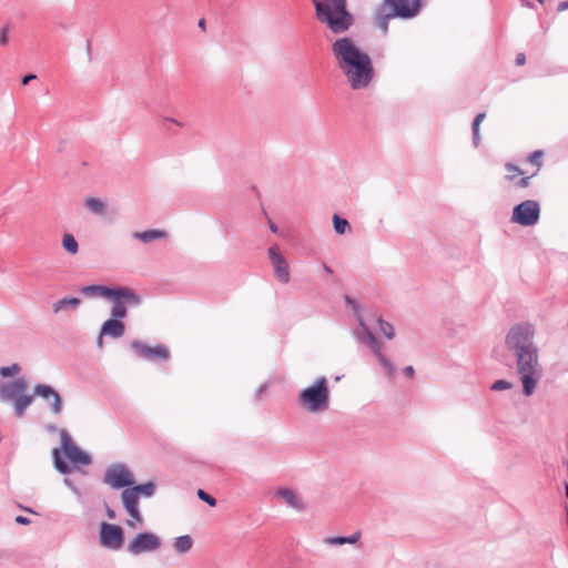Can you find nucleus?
<instances>
[{
	"instance_id": "30",
	"label": "nucleus",
	"mask_w": 568,
	"mask_h": 568,
	"mask_svg": "<svg viewBox=\"0 0 568 568\" xmlns=\"http://www.w3.org/2000/svg\"><path fill=\"white\" fill-rule=\"evenodd\" d=\"M62 246L68 253L72 254V255H74L79 252V244H78L75 237L70 233H65L63 235Z\"/></svg>"
},
{
	"instance_id": "17",
	"label": "nucleus",
	"mask_w": 568,
	"mask_h": 568,
	"mask_svg": "<svg viewBox=\"0 0 568 568\" xmlns=\"http://www.w3.org/2000/svg\"><path fill=\"white\" fill-rule=\"evenodd\" d=\"M131 348L135 352V354L139 357L148 359V361H154V359L166 361L170 357L169 349L163 345H158V346L151 347L140 341H133L131 343Z\"/></svg>"
},
{
	"instance_id": "41",
	"label": "nucleus",
	"mask_w": 568,
	"mask_h": 568,
	"mask_svg": "<svg viewBox=\"0 0 568 568\" xmlns=\"http://www.w3.org/2000/svg\"><path fill=\"white\" fill-rule=\"evenodd\" d=\"M486 114L485 113H478L474 121H473V128H478L480 126V123L483 122V120L485 119Z\"/></svg>"
},
{
	"instance_id": "16",
	"label": "nucleus",
	"mask_w": 568,
	"mask_h": 568,
	"mask_svg": "<svg viewBox=\"0 0 568 568\" xmlns=\"http://www.w3.org/2000/svg\"><path fill=\"white\" fill-rule=\"evenodd\" d=\"M275 497L278 498L284 505L296 513H304L307 510V504L303 496L288 487H280L275 490Z\"/></svg>"
},
{
	"instance_id": "19",
	"label": "nucleus",
	"mask_w": 568,
	"mask_h": 568,
	"mask_svg": "<svg viewBox=\"0 0 568 568\" xmlns=\"http://www.w3.org/2000/svg\"><path fill=\"white\" fill-rule=\"evenodd\" d=\"M365 334L367 337V346L372 351V353L376 356L378 363L384 368L385 373L388 376H392L394 374V365L390 361H388L384 354L382 353V347L375 335L372 333V331H368L365 328Z\"/></svg>"
},
{
	"instance_id": "31",
	"label": "nucleus",
	"mask_w": 568,
	"mask_h": 568,
	"mask_svg": "<svg viewBox=\"0 0 568 568\" xmlns=\"http://www.w3.org/2000/svg\"><path fill=\"white\" fill-rule=\"evenodd\" d=\"M333 226L335 232L339 235L345 234L347 231L351 230L348 221L338 216L337 214L333 216Z\"/></svg>"
},
{
	"instance_id": "10",
	"label": "nucleus",
	"mask_w": 568,
	"mask_h": 568,
	"mask_svg": "<svg viewBox=\"0 0 568 568\" xmlns=\"http://www.w3.org/2000/svg\"><path fill=\"white\" fill-rule=\"evenodd\" d=\"M114 291H126L129 297H108L113 301V305L111 307V318L121 320L124 318L128 314L126 306H139L142 303V297L132 288L128 286H119L114 287Z\"/></svg>"
},
{
	"instance_id": "57",
	"label": "nucleus",
	"mask_w": 568,
	"mask_h": 568,
	"mask_svg": "<svg viewBox=\"0 0 568 568\" xmlns=\"http://www.w3.org/2000/svg\"><path fill=\"white\" fill-rule=\"evenodd\" d=\"M106 513H108V517H109L110 519H113V518H114V516H115V515H114V511H113L112 509H110V508H109Z\"/></svg>"
},
{
	"instance_id": "33",
	"label": "nucleus",
	"mask_w": 568,
	"mask_h": 568,
	"mask_svg": "<svg viewBox=\"0 0 568 568\" xmlns=\"http://www.w3.org/2000/svg\"><path fill=\"white\" fill-rule=\"evenodd\" d=\"M377 324L381 333L388 339H392L395 335L394 327L390 323L384 321L382 317L377 318Z\"/></svg>"
},
{
	"instance_id": "46",
	"label": "nucleus",
	"mask_w": 568,
	"mask_h": 568,
	"mask_svg": "<svg viewBox=\"0 0 568 568\" xmlns=\"http://www.w3.org/2000/svg\"><path fill=\"white\" fill-rule=\"evenodd\" d=\"M36 78H37V75H36V74H27V75H24V77L22 78L21 83H22L23 85H27V84H29V82H30V81L34 80Z\"/></svg>"
},
{
	"instance_id": "59",
	"label": "nucleus",
	"mask_w": 568,
	"mask_h": 568,
	"mask_svg": "<svg viewBox=\"0 0 568 568\" xmlns=\"http://www.w3.org/2000/svg\"><path fill=\"white\" fill-rule=\"evenodd\" d=\"M565 493H566V496L568 498V485H566V491Z\"/></svg>"
},
{
	"instance_id": "43",
	"label": "nucleus",
	"mask_w": 568,
	"mask_h": 568,
	"mask_svg": "<svg viewBox=\"0 0 568 568\" xmlns=\"http://www.w3.org/2000/svg\"><path fill=\"white\" fill-rule=\"evenodd\" d=\"M64 485L68 486L74 494L79 495V489L74 486L73 481L69 478H64Z\"/></svg>"
},
{
	"instance_id": "6",
	"label": "nucleus",
	"mask_w": 568,
	"mask_h": 568,
	"mask_svg": "<svg viewBox=\"0 0 568 568\" xmlns=\"http://www.w3.org/2000/svg\"><path fill=\"white\" fill-rule=\"evenodd\" d=\"M331 52L336 67L368 55L356 39L347 36L336 38L331 44Z\"/></svg>"
},
{
	"instance_id": "32",
	"label": "nucleus",
	"mask_w": 568,
	"mask_h": 568,
	"mask_svg": "<svg viewBox=\"0 0 568 568\" xmlns=\"http://www.w3.org/2000/svg\"><path fill=\"white\" fill-rule=\"evenodd\" d=\"M357 321H358V324H359V328L354 331V333H353L354 337L357 341H359L362 343H365L367 345V337H366V334H365V328L368 329V331H371V329L365 324L362 314H357Z\"/></svg>"
},
{
	"instance_id": "4",
	"label": "nucleus",
	"mask_w": 568,
	"mask_h": 568,
	"mask_svg": "<svg viewBox=\"0 0 568 568\" xmlns=\"http://www.w3.org/2000/svg\"><path fill=\"white\" fill-rule=\"evenodd\" d=\"M420 9L422 0H383L376 11L377 26L383 33H386L389 20L415 18Z\"/></svg>"
},
{
	"instance_id": "51",
	"label": "nucleus",
	"mask_w": 568,
	"mask_h": 568,
	"mask_svg": "<svg viewBox=\"0 0 568 568\" xmlns=\"http://www.w3.org/2000/svg\"><path fill=\"white\" fill-rule=\"evenodd\" d=\"M566 9H568V0L559 3L558 6V11H564Z\"/></svg>"
},
{
	"instance_id": "23",
	"label": "nucleus",
	"mask_w": 568,
	"mask_h": 568,
	"mask_svg": "<svg viewBox=\"0 0 568 568\" xmlns=\"http://www.w3.org/2000/svg\"><path fill=\"white\" fill-rule=\"evenodd\" d=\"M131 236L133 239H136L141 241L142 243H151L153 241H158L161 239H165L168 236L165 231L156 230V229H150L143 232H132Z\"/></svg>"
},
{
	"instance_id": "52",
	"label": "nucleus",
	"mask_w": 568,
	"mask_h": 568,
	"mask_svg": "<svg viewBox=\"0 0 568 568\" xmlns=\"http://www.w3.org/2000/svg\"><path fill=\"white\" fill-rule=\"evenodd\" d=\"M103 336L104 335H101V333L99 334V337H98V341H97V344H98L99 348H102V346H103Z\"/></svg>"
},
{
	"instance_id": "39",
	"label": "nucleus",
	"mask_w": 568,
	"mask_h": 568,
	"mask_svg": "<svg viewBox=\"0 0 568 568\" xmlns=\"http://www.w3.org/2000/svg\"><path fill=\"white\" fill-rule=\"evenodd\" d=\"M541 156H542V152L541 151H535L532 154H530L529 156V161L538 166L541 165Z\"/></svg>"
},
{
	"instance_id": "50",
	"label": "nucleus",
	"mask_w": 568,
	"mask_h": 568,
	"mask_svg": "<svg viewBox=\"0 0 568 568\" xmlns=\"http://www.w3.org/2000/svg\"><path fill=\"white\" fill-rule=\"evenodd\" d=\"M404 374H405L407 377L412 378V377L414 376V368H413V366H407V367H405V369H404Z\"/></svg>"
},
{
	"instance_id": "35",
	"label": "nucleus",
	"mask_w": 568,
	"mask_h": 568,
	"mask_svg": "<svg viewBox=\"0 0 568 568\" xmlns=\"http://www.w3.org/2000/svg\"><path fill=\"white\" fill-rule=\"evenodd\" d=\"M513 387V384L506 379H497L493 383L491 389L499 392V390H506L510 389Z\"/></svg>"
},
{
	"instance_id": "1",
	"label": "nucleus",
	"mask_w": 568,
	"mask_h": 568,
	"mask_svg": "<svg viewBox=\"0 0 568 568\" xmlns=\"http://www.w3.org/2000/svg\"><path fill=\"white\" fill-rule=\"evenodd\" d=\"M535 335V326L531 323L523 322L513 325L505 336V346L514 358L515 372L526 397L536 393L542 378V366Z\"/></svg>"
},
{
	"instance_id": "9",
	"label": "nucleus",
	"mask_w": 568,
	"mask_h": 568,
	"mask_svg": "<svg viewBox=\"0 0 568 568\" xmlns=\"http://www.w3.org/2000/svg\"><path fill=\"white\" fill-rule=\"evenodd\" d=\"M162 546L161 538L150 531L139 532L126 546L129 554L139 556L144 552H154Z\"/></svg>"
},
{
	"instance_id": "24",
	"label": "nucleus",
	"mask_w": 568,
	"mask_h": 568,
	"mask_svg": "<svg viewBox=\"0 0 568 568\" xmlns=\"http://www.w3.org/2000/svg\"><path fill=\"white\" fill-rule=\"evenodd\" d=\"M33 403V396L26 393H21L18 397L12 400L14 414L18 417H22L27 408Z\"/></svg>"
},
{
	"instance_id": "49",
	"label": "nucleus",
	"mask_w": 568,
	"mask_h": 568,
	"mask_svg": "<svg viewBox=\"0 0 568 568\" xmlns=\"http://www.w3.org/2000/svg\"><path fill=\"white\" fill-rule=\"evenodd\" d=\"M164 120L168 121V122H171V123H173V124H175V125H178L180 128L183 126V123L181 121L174 119V118L166 116V118H164Z\"/></svg>"
},
{
	"instance_id": "5",
	"label": "nucleus",
	"mask_w": 568,
	"mask_h": 568,
	"mask_svg": "<svg viewBox=\"0 0 568 568\" xmlns=\"http://www.w3.org/2000/svg\"><path fill=\"white\" fill-rule=\"evenodd\" d=\"M336 68L341 71L347 84L354 91L368 89L375 78V69L369 54Z\"/></svg>"
},
{
	"instance_id": "38",
	"label": "nucleus",
	"mask_w": 568,
	"mask_h": 568,
	"mask_svg": "<svg viewBox=\"0 0 568 568\" xmlns=\"http://www.w3.org/2000/svg\"><path fill=\"white\" fill-rule=\"evenodd\" d=\"M9 26H4L1 30H0V45L4 47L8 44L9 42Z\"/></svg>"
},
{
	"instance_id": "34",
	"label": "nucleus",
	"mask_w": 568,
	"mask_h": 568,
	"mask_svg": "<svg viewBox=\"0 0 568 568\" xmlns=\"http://www.w3.org/2000/svg\"><path fill=\"white\" fill-rule=\"evenodd\" d=\"M21 372V366L17 363L10 365V366H2L0 367V376L1 377H13L18 375Z\"/></svg>"
},
{
	"instance_id": "12",
	"label": "nucleus",
	"mask_w": 568,
	"mask_h": 568,
	"mask_svg": "<svg viewBox=\"0 0 568 568\" xmlns=\"http://www.w3.org/2000/svg\"><path fill=\"white\" fill-rule=\"evenodd\" d=\"M121 500L124 509L131 517L126 520V525L133 529L142 525L143 516L139 509V496L129 487L122 491Z\"/></svg>"
},
{
	"instance_id": "37",
	"label": "nucleus",
	"mask_w": 568,
	"mask_h": 568,
	"mask_svg": "<svg viewBox=\"0 0 568 568\" xmlns=\"http://www.w3.org/2000/svg\"><path fill=\"white\" fill-rule=\"evenodd\" d=\"M506 170L509 172L506 175L507 180H514L516 178V175L523 174L521 170L511 163L506 164Z\"/></svg>"
},
{
	"instance_id": "42",
	"label": "nucleus",
	"mask_w": 568,
	"mask_h": 568,
	"mask_svg": "<svg viewBox=\"0 0 568 568\" xmlns=\"http://www.w3.org/2000/svg\"><path fill=\"white\" fill-rule=\"evenodd\" d=\"M473 141L475 146H478L480 143V135H479V129L473 128Z\"/></svg>"
},
{
	"instance_id": "36",
	"label": "nucleus",
	"mask_w": 568,
	"mask_h": 568,
	"mask_svg": "<svg viewBox=\"0 0 568 568\" xmlns=\"http://www.w3.org/2000/svg\"><path fill=\"white\" fill-rule=\"evenodd\" d=\"M197 497L203 500L204 503H206L207 505H210L211 507H214L216 506V499L214 497H212L211 495H209L206 491H204L203 489H199L197 493H196Z\"/></svg>"
},
{
	"instance_id": "13",
	"label": "nucleus",
	"mask_w": 568,
	"mask_h": 568,
	"mask_svg": "<svg viewBox=\"0 0 568 568\" xmlns=\"http://www.w3.org/2000/svg\"><path fill=\"white\" fill-rule=\"evenodd\" d=\"M124 540L123 530L120 526L102 523L100 526V544L104 548L118 550Z\"/></svg>"
},
{
	"instance_id": "3",
	"label": "nucleus",
	"mask_w": 568,
	"mask_h": 568,
	"mask_svg": "<svg viewBox=\"0 0 568 568\" xmlns=\"http://www.w3.org/2000/svg\"><path fill=\"white\" fill-rule=\"evenodd\" d=\"M296 402L304 412L311 415L328 410L331 404L328 379L325 376L317 377L298 393Z\"/></svg>"
},
{
	"instance_id": "44",
	"label": "nucleus",
	"mask_w": 568,
	"mask_h": 568,
	"mask_svg": "<svg viewBox=\"0 0 568 568\" xmlns=\"http://www.w3.org/2000/svg\"><path fill=\"white\" fill-rule=\"evenodd\" d=\"M14 521L19 525H29L31 523V520L28 517L21 515L17 516L14 518Z\"/></svg>"
},
{
	"instance_id": "22",
	"label": "nucleus",
	"mask_w": 568,
	"mask_h": 568,
	"mask_svg": "<svg viewBox=\"0 0 568 568\" xmlns=\"http://www.w3.org/2000/svg\"><path fill=\"white\" fill-rule=\"evenodd\" d=\"M101 335H105L112 338H120L124 335L125 325L123 322L109 318L101 326Z\"/></svg>"
},
{
	"instance_id": "29",
	"label": "nucleus",
	"mask_w": 568,
	"mask_h": 568,
	"mask_svg": "<svg viewBox=\"0 0 568 568\" xmlns=\"http://www.w3.org/2000/svg\"><path fill=\"white\" fill-rule=\"evenodd\" d=\"M85 206L89 211L99 215L103 214L105 211L104 202L98 197H88L85 200Z\"/></svg>"
},
{
	"instance_id": "28",
	"label": "nucleus",
	"mask_w": 568,
	"mask_h": 568,
	"mask_svg": "<svg viewBox=\"0 0 568 568\" xmlns=\"http://www.w3.org/2000/svg\"><path fill=\"white\" fill-rule=\"evenodd\" d=\"M53 464L55 469L61 474H70L71 467L62 459L61 450L59 448H54L52 450Z\"/></svg>"
},
{
	"instance_id": "11",
	"label": "nucleus",
	"mask_w": 568,
	"mask_h": 568,
	"mask_svg": "<svg viewBox=\"0 0 568 568\" xmlns=\"http://www.w3.org/2000/svg\"><path fill=\"white\" fill-rule=\"evenodd\" d=\"M61 449L65 457L73 464L89 465L91 464V456L81 450L72 440L65 429H60Z\"/></svg>"
},
{
	"instance_id": "14",
	"label": "nucleus",
	"mask_w": 568,
	"mask_h": 568,
	"mask_svg": "<svg viewBox=\"0 0 568 568\" xmlns=\"http://www.w3.org/2000/svg\"><path fill=\"white\" fill-rule=\"evenodd\" d=\"M33 394L47 402L52 415H61L63 410V400L61 395L52 386L47 384H37L33 388Z\"/></svg>"
},
{
	"instance_id": "40",
	"label": "nucleus",
	"mask_w": 568,
	"mask_h": 568,
	"mask_svg": "<svg viewBox=\"0 0 568 568\" xmlns=\"http://www.w3.org/2000/svg\"><path fill=\"white\" fill-rule=\"evenodd\" d=\"M345 302L348 306H351L355 314H361V311H359V305L356 303L355 300H353L352 297H349L348 295L345 296Z\"/></svg>"
},
{
	"instance_id": "45",
	"label": "nucleus",
	"mask_w": 568,
	"mask_h": 568,
	"mask_svg": "<svg viewBox=\"0 0 568 568\" xmlns=\"http://www.w3.org/2000/svg\"><path fill=\"white\" fill-rule=\"evenodd\" d=\"M529 181H530V178L529 176H526V178H523L520 179L518 182H517V185L521 189H525L527 186H529Z\"/></svg>"
},
{
	"instance_id": "8",
	"label": "nucleus",
	"mask_w": 568,
	"mask_h": 568,
	"mask_svg": "<svg viewBox=\"0 0 568 568\" xmlns=\"http://www.w3.org/2000/svg\"><path fill=\"white\" fill-rule=\"evenodd\" d=\"M539 216V204L534 200H526L513 209L511 222L523 226H532L537 224Z\"/></svg>"
},
{
	"instance_id": "21",
	"label": "nucleus",
	"mask_w": 568,
	"mask_h": 568,
	"mask_svg": "<svg viewBox=\"0 0 568 568\" xmlns=\"http://www.w3.org/2000/svg\"><path fill=\"white\" fill-rule=\"evenodd\" d=\"M82 304L81 298L73 296H65L52 303L51 310L55 315L75 312Z\"/></svg>"
},
{
	"instance_id": "47",
	"label": "nucleus",
	"mask_w": 568,
	"mask_h": 568,
	"mask_svg": "<svg viewBox=\"0 0 568 568\" xmlns=\"http://www.w3.org/2000/svg\"><path fill=\"white\" fill-rule=\"evenodd\" d=\"M525 62H526V57H525V54H524V53H518V54L516 55V64H517V65H523V64H525Z\"/></svg>"
},
{
	"instance_id": "20",
	"label": "nucleus",
	"mask_w": 568,
	"mask_h": 568,
	"mask_svg": "<svg viewBox=\"0 0 568 568\" xmlns=\"http://www.w3.org/2000/svg\"><path fill=\"white\" fill-rule=\"evenodd\" d=\"M80 292L85 296H101L108 297H129L126 291H114V287H108L104 285H88L81 287Z\"/></svg>"
},
{
	"instance_id": "26",
	"label": "nucleus",
	"mask_w": 568,
	"mask_h": 568,
	"mask_svg": "<svg viewBox=\"0 0 568 568\" xmlns=\"http://www.w3.org/2000/svg\"><path fill=\"white\" fill-rule=\"evenodd\" d=\"M173 547L179 554H186L193 547V539L190 535L179 536L174 539Z\"/></svg>"
},
{
	"instance_id": "55",
	"label": "nucleus",
	"mask_w": 568,
	"mask_h": 568,
	"mask_svg": "<svg viewBox=\"0 0 568 568\" xmlns=\"http://www.w3.org/2000/svg\"><path fill=\"white\" fill-rule=\"evenodd\" d=\"M323 270L327 274H332L333 273L332 268L327 264H323Z\"/></svg>"
},
{
	"instance_id": "15",
	"label": "nucleus",
	"mask_w": 568,
	"mask_h": 568,
	"mask_svg": "<svg viewBox=\"0 0 568 568\" xmlns=\"http://www.w3.org/2000/svg\"><path fill=\"white\" fill-rule=\"evenodd\" d=\"M267 253L271 264L273 265L276 280L283 284L288 283L291 280L288 264L285 257L281 254L278 246H271Z\"/></svg>"
},
{
	"instance_id": "53",
	"label": "nucleus",
	"mask_w": 568,
	"mask_h": 568,
	"mask_svg": "<svg viewBox=\"0 0 568 568\" xmlns=\"http://www.w3.org/2000/svg\"><path fill=\"white\" fill-rule=\"evenodd\" d=\"M47 429L50 432V433H55L58 430L57 426L55 425H47Z\"/></svg>"
},
{
	"instance_id": "25",
	"label": "nucleus",
	"mask_w": 568,
	"mask_h": 568,
	"mask_svg": "<svg viewBox=\"0 0 568 568\" xmlns=\"http://www.w3.org/2000/svg\"><path fill=\"white\" fill-rule=\"evenodd\" d=\"M361 536H362V534L359 531H356L347 537H341V536L326 537L324 539V544L328 545V546H342L345 544L354 545V544L358 542V540L361 539Z\"/></svg>"
},
{
	"instance_id": "27",
	"label": "nucleus",
	"mask_w": 568,
	"mask_h": 568,
	"mask_svg": "<svg viewBox=\"0 0 568 568\" xmlns=\"http://www.w3.org/2000/svg\"><path fill=\"white\" fill-rule=\"evenodd\" d=\"M139 497L144 496L146 498L152 497L155 494L156 486L153 481H148L140 485H133L130 487Z\"/></svg>"
},
{
	"instance_id": "2",
	"label": "nucleus",
	"mask_w": 568,
	"mask_h": 568,
	"mask_svg": "<svg viewBox=\"0 0 568 568\" xmlns=\"http://www.w3.org/2000/svg\"><path fill=\"white\" fill-rule=\"evenodd\" d=\"M313 4L317 20L335 34L345 33L354 24L347 0H313Z\"/></svg>"
},
{
	"instance_id": "7",
	"label": "nucleus",
	"mask_w": 568,
	"mask_h": 568,
	"mask_svg": "<svg viewBox=\"0 0 568 568\" xmlns=\"http://www.w3.org/2000/svg\"><path fill=\"white\" fill-rule=\"evenodd\" d=\"M103 483L113 489H125L135 484V477L125 464L116 463L106 468Z\"/></svg>"
},
{
	"instance_id": "18",
	"label": "nucleus",
	"mask_w": 568,
	"mask_h": 568,
	"mask_svg": "<svg viewBox=\"0 0 568 568\" xmlns=\"http://www.w3.org/2000/svg\"><path fill=\"white\" fill-rule=\"evenodd\" d=\"M28 389V382L23 377L16 378L14 381L0 384V402L9 403L16 397L26 393Z\"/></svg>"
},
{
	"instance_id": "58",
	"label": "nucleus",
	"mask_w": 568,
	"mask_h": 568,
	"mask_svg": "<svg viewBox=\"0 0 568 568\" xmlns=\"http://www.w3.org/2000/svg\"><path fill=\"white\" fill-rule=\"evenodd\" d=\"M20 508L24 511H28V513H31V514H36V511H33L31 508L29 507H23V506H20Z\"/></svg>"
},
{
	"instance_id": "56",
	"label": "nucleus",
	"mask_w": 568,
	"mask_h": 568,
	"mask_svg": "<svg viewBox=\"0 0 568 568\" xmlns=\"http://www.w3.org/2000/svg\"><path fill=\"white\" fill-rule=\"evenodd\" d=\"M197 26H199L200 29L205 30V20L204 19H200Z\"/></svg>"
},
{
	"instance_id": "48",
	"label": "nucleus",
	"mask_w": 568,
	"mask_h": 568,
	"mask_svg": "<svg viewBox=\"0 0 568 568\" xmlns=\"http://www.w3.org/2000/svg\"><path fill=\"white\" fill-rule=\"evenodd\" d=\"M266 388H267V385H266V384H263V385H261V386L256 389V397H257L258 399H261L262 394L266 390Z\"/></svg>"
},
{
	"instance_id": "54",
	"label": "nucleus",
	"mask_w": 568,
	"mask_h": 568,
	"mask_svg": "<svg viewBox=\"0 0 568 568\" xmlns=\"http://www.w3.org/2000/svg\"><path fill=\"white\" fill-rule=\"evenodd\" d=\"M270 230L273 232V233H277L278 232V227L276 226V224L274 223H270Z\"/></svg>"
},
{
	"instance_id": "60",
	"label": "nucleus",
	"mask_w": 568,
	"mask_h": 568,
	"mask_svg": "<svg viewBox=\"0 0 568 568\" xmlns=\"http://www.w3.org/2000/svg\"><path fill=\"white\" fill-rule=\"evenodd\" d=\"M537 1H538L539 3H541V4L545 2V0H537Z\"/></svg>"
}]
</instances>
